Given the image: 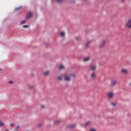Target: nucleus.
I'll list each match as a JSON object with an SVG mask.
<instances>
[{
    "label": "nucleus",
    "mask_w": 131,
    "mask_h": 131,
    "mask_svg": "<svg viewBox=\"0 0 131 131\" xmlns=\"http://www.w3.org/2000/svg\"><path fill=\"white\" fill-rule=\"evenodd\" d=\"M10 126H11L12 127H13L14 126V124L13 123H11L10 124Z\"/></svg>",
    "instance_id": "25"
},
{
    "label": "nucleus",
    "mask_w": 131,
    "mask_h": 131,
    "mask_svg": "<svg viewBox=\"0 0 131 131\" xmlns=\"http://www.w3.org/2000/svg\"><path fill=\"white\" fill-rule=\"evenodd\" d=\"M91 42H92V41H88L86 43V47H89V46H90V43H91Z\"/></svg>",
    "instance_id": "14"
},
{
    "label": "nucleus",
    "mask_w": 131,
    "mask_h": 131,
    "mask_svg": "<svg viewBox=\"0 0 131 131\" xmlns=\"http://www.w3.org/2000/svg\"><path fill=\"white\" fill-rule=\"evenodd\" d=\"M90 77L92 79H94L96 78V74H95V73H93V74H92L91 75Z\"/></svg>",
    "instance_id": "9"
},
{
    "label": "nucleus",
    "mask_w": 131,
    "mask_h": 131,
    "mask_svg": "<svg viewBox=\"0 0 131 131\" xmlns=\"http://www.w3.org/2000/svg\"><path fill=\"white\" fill-rule=\"evenodd\" d=\"M9 83L12 84V83H13V81H9Z\"/></svg>",
    "instance_id": "29"
},
{
    "label": "nucleus",
    "mask_w": 131,
    "mask_h": 131,
    "mask_svg": "<svg viewBox=\"0 0 131 131\" xmlns=\"http://www.w3.org/2000/svg\"><path fill=\"white\" fill-rule=\"evenodd\" d=\"M88 61H90V57H87L83 59L84 62H88Z\"/></svg>",
    "instance_id": "10"
},
{
    "label": "nucleus",
    "mask_w": 131,
    "mask_h": 131,
    "mask_svg": "<svg viewBox=\"0 0 131 131\" xmlns=\"http://www.w3.org/2000/svg\"><path fill=\"white\" fill-rule=\"evenodd\" d=\"M90 68L92 71H95V70L97 69V66L95 65L91 66Z\"/></svg>",
    "instance_id": "6"
},
{
    "label": "nucleus",
    "mask_w": 131,
    "mask_h": 131,
    "mask_svg": "<svg viewBox=\"0 0 131 131\" xmlns=\"http://www.w3.org/2000/svg\"><path fill=\"white\" fill-rule=\"evenodd\" d=\"M130 86H131V82L130 83Z\"/></svg>",
    "instance_id": "32"
},
{
    "label": "nucleus",
    "mask_w": 131,
    "mask_h": 131,
    "mask_svg": "<svg viewBox=\"0 0 131 131\" xmlns=\"http://www.w3.org/2000/svg\"><path fill=\"white\" fill-rule=\"evenodd\" d=\"M61 122V121L60 120H57V121H55L54 122L55 124H58L59 123H60Z\"/></svg>",
    "instance_id": "16"
},
{
    "label": "nucleus",
    "mask_w": 131,
    "mask_h": 131,
    "mask_svg": "<svg viewBox=\"0 0 131 131\" xmlns=\"http://www.w3.org/2000/svg\"><path fill=\"white\" fill-rule=\"evenodd\" d=\"M19 127H20V126L19 125L16 126L15 128V130L17 131Z\"/></svg>",
    "instance_id": "19"
},
{
    "label": "nucleus",
    "mask_w": 131,
    "mask_h": 131,
    "mask_svg": "<svg viewBox=\"0 0 131 131\" xmlns=\"http://www.w3.org/2000/svg\"><path fill=\"white\" fill-rule=\"evenodd\" d=\"M76 77L75 74H66L64 75V80L66 81H71V78H75Z\"/></svg>",
    "instance_id": "1"
},
{
    "label": "nucleus",
    "mask_w": 131,
    "mask_h": 131,
    "mask_svg": "<svg viewBox=\"0 0 131 131\" xmlns=\"http://www.w3.org/2000/svg\"><path fill=\"white\" fill-rule=\"evenodd\" d=\"M76 40L79 41V40H80V39H81V38H80V37H79V36H78L76 38Z\"/></svg>",
    "instance_id": "18"
},
{
    "label": "nucleus",
    "mask_w": 131,
    "mask_h": 131,
    "mask_svg": "<svg viewBox=\"0 0 131 131\" xmlns=\"http://www.w3.org/2000/svg\"><path fill=\"white\" fill-rule=\"evenodd\" d=\"M2 70L1 69H0V71H1Z\"/></svg>",
    "instance_id": "33"
},
{
    "label": "nucleus",
    "mask_w": 131,
    "mask_h": 131,
    "mask_svg": "<svg viewBox=\"0 0 131 131\" xmlns=\"http://www.w3.org/2000/svg\"><path fill=\"white\" fill-rule=\"evenodd\" d=\"M116 83H117V80L113 79L112 80L111 85H112L113 86H115V85H116Z\"/></svg>",
    "instance_id": "4"
},
{
    "label": "nucleus",
    "mask_w": 131,
    "mask_h": 131,
    "mask_svg": "<svg viewBox=\"0 0 131 131\" xmlns=\"http://www.w3.org/2000/svg\"><path fill=\"white\" fill-rule=\"evenodd\" d=\"M121 1H122V2H124V0H121Z\"/></svg>",
    "instance_id": "31"
},
{
    "label": "nucleus",
    "mask_w": 131,
    "mask_h": 131,
    "mask_svg": "<svg viewBox=\"0 0 131 131\" xmlns=\"http://www.w3.org/2000/svg\"><path fill=\"white\" fill-rule=\"evenodd\" d=\"M60 36H61V37H64V36H65V32H60Z\"/></svg>",
    "instance_id": "12"
},
{
    "label": "nucleus",
    "mask_w": 131,
    "mask_h": 131,
    "mask_svg": "<svg viewBox=\"0 0 131 131\" xmlns=\"http://www.w3.org/2000/svg\"><path fill=\"white\" fill-rule=\"evenodd\" d=\"M108 97L110 99H112L114 97V93L111 92L108 94Z\"/></svg>",
    "instance_id": "7"
},
{
    "label": "nucleus",
    "mask_w": 131,
    "mask_h": 131,
    "mask_svg": "<svg viewBox=\"0 0 131 131\" xmlns=\"http://www.w3.org/2000/svg\"><path fill=\"white\" fill-rule=\"evenodd\" d=\"M106 42H107V40L103 39L101 43L99 45V49H103V48H105V46H106Z\"/></svg>",
    "instance_id": "2"
},
{
    "label": "nucleus",
    "mask_w": 131,
    "mask_h": 131,
    "mask_svg": "<svg viewBox=\"0 0 131 131\" xmlns=\"http://www.w3.org/2000/svg\"><path fill=\"white\" fill-rule=\"evenodd\" d=\"M44 75H49L50 74V72L49 71H47L44 72L43 73Z\"/></svg>",
    "instance_id": "15"
},
{
    "label": "nucleus",
    "mask_w": 131,
    "mask_h": 131,
    "mask_svg": "<svg viewBox=\"0 0 131 131\" xmlns=\"http://www.w3.org/2000/svg\"><path fill=\"white\" fill-rule=\"evenodd\" d=\"M45 105H41V108H45Z\"/></svg>",
    "instance_id": "30"
},
{
    "label": "nucleus",
    "mask_w": 131,
    "mask_h": 131,
    "mask_svg": "<svg viewBox=\"0 0 131 131\" xmlns=\"http://www.w3.org/2000/svg\"><path fill=\"white\" fill-rule=\"evenodd\" d=\"M62 77H63V76H59L57 77V79H58V80L61 81L62 80Z\"/></svg>",
    "instance_id": "13"
},
{
    "label": "nucleus",
    "mask_w": 131,
    "mask_h": 131,
    "mask_svg": "<svg viewBox=\"0 0 131 131\" xmlns=\"http://www.w3.org/2000/svg\"><path fill=\"white\" fill-rule=\"evenodd\" d=\"M90 131H97V130H96V129H95V128H92V129H91L90 130Z\"/></svg>",
    "instance_id": "27"
},
{
    "label": "nucleus",
    "mask_w": 131,
    "mask_h": 131,
    "mask_svg": "<svg viewBox=\"0 0 131 131\" xmlns=\"http://www.w3.org/2000/svg\"><path fill=\"white\" fill-rule=\"evenodd\" d=\"M125 27L127 28H131V19H129L125 25Z\"/></svg>",
    "instance_id": "3"
},
{
    "label": "nucleus",
    "mask_w": 131,
    "mask_h": 131,
    "mask_svg": "<svg viewBox=\"0 0 131 131\" xmlns=\"http://www.w3.org/2000/svg\"><path fill=\"white\" fill-rule=\"evenodd\" d=\"M59 70H63V69H65V66H63V65H61L59 67Z\"/></svg>",
    "instance_id": "11"
},
{
    "label": "nucleus",
    "mask_w": 131,
    "mask_h": 131,
    "mask_svg": "<svg viewBox=\"0 0 131 131\" xmlns=\"http://www.w3.org/2000/svg\"><path fill=\"white\" fill-rule=\"evenodd\" d=\"M91 122L88 121V122L85 123V125H86V126L91 125Z\"/></svg>",
    "instance_id": "17"
},
{
    "label": "nucleus",
    "mask_w": 131,
    "mask_h": 131,
    "mask_svg": "<svg viewBox=\"0 0 131 131\" xmlns=\"http://www.w3.org/2000/svg\"><path fill=\"white\" fill-rule=\"evenodd\" d=\"M21 9V7H18V8H15V10H16V11H18V10H20Z\"/></svg>",
    "instance_id": "28"
},
{
    "label": "nucleus",
    "mask_w": 131,
    "mask_h": 131,
    "mask_svg": "<svg viewBox=\"0 0 131 131\" xmlns=\"http://www.w3.org/2000/svg\"><path fill=\"white\" fill-rule=\"evenodd\" d=\"M23 27H24V28H27L28 27V25H24L23 26Z\"/></svg>",
    "instance_id": "26"
},
{
    "label": "nucleus",
    "mask_w": 131,
    "mask_h": 131,
    "mask_svg": "<svg viewBox=\"0 0 131 131\" xmlns=\"http://www.w3.org/2000/svg\"><path fill=\"white\" fill-rule=\"evenodd\" d=\"M111 105L112 106H116V103H115V102H112L111 103Z\"/></svg>",
    "instance_id": "20"
},
{
    "label": "nucleus",
    "mask_w": 131,
    "mask_h": 131,
    "mask_svg": "<svg viewBox=\"0 0 131 131\" xmlns=\"http://www.w3.org/2000/svg\"><path fill=\"white\" fill-rule=\"evenodd\" d=\"M6 131H8V130H6Z\"/></svg>",
    "instance_id": "34"
},
{
    "label": "nucleus",
    "mask_w": 131,
    "mask_h": 131,
    "mask_svg": "<svg viewBox=\"0 0 131 131\" xmlns=\"http://www.w3.org/2000/svg\"><path fill=\"white\" fill-rule=\"evenodd\" d=\"M25 22H26V20H23V21H21V22H20V24H24V23H25Z\"/></svg>",
    "instance_id": "24"
},
{
    "label": "nucleus",
    "mask_w": 131,
    "mask_h": 131,
    "mask_svg": "<svg viewBox=\"0 0 131 131\" xmlns=\"http://www.w3.org/2000/svg\"><path fill=\"white\" fill-rule=\"evenodd\" d=\"M74 127H75V125H71L70 126V128H74Z\"/></svg>",
    "instance_id": "21"
},
{
    "label": "nucleus",
    "mask_w": 131,
    "mask_h": 131,
    "mask_svg": "<svg viewBox=\"0 0 131 131\" xmlns=\"http://www.w3.org/2000/svg\"><path fill=\"white\" fill-rule=\"evenodd\" d=\"M4 123L0 121V126H3Z\"/></svg>",
    "instance_id": "22"
},
{
    "label": "nucleus",
    "mask_w": 131,
    "mask_h": 131,
    "mask_svg": "<svg viewBox=\"0 0 131 131\" xmlns=\"http://www.w3.org/2000/svg\"><path fill=\"white\" fill-rule=\"evenodd\" d=\"M57 3H62L63 0H56Z\"/></svg>",
    "instance_id": "23"
},
{
    "label": "nucleus",
    "mask_w": 131,
    "mask_h": 131,
    "mask_svg": "<svg viewBox=\"0 0 131 131\" xmlns=\"http://www.w3.org/2000/svg\"><path fill=\"white\" fill-rule=\"evenodd\" d=\"M31 17H32V13L29 12L27 15V19H29Z\"/></svg>",
    "instance_id": "8"
},
{
    "label": "nucleus",
    "mask_w": 131,
    "mask_h": 131,
    "mask_svg": "<svg viewBox=\"0 0 131 131\" xmlns=\"http://www.w3.org/2000/svg\"><path fill=\"white\" fill-rule=\"evenodd\" d=\"M121 73H123V74H127L128 73V70H127V69H123L121 70Z\"/></svg>",
    "instance_id": "5"
}]
</instances>
